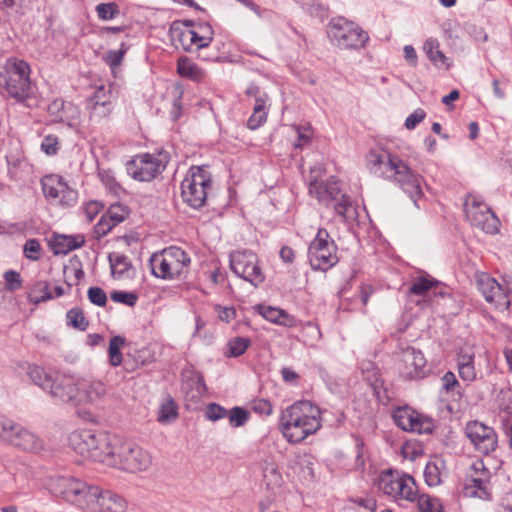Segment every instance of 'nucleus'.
Segmentation results:
<instances>
[{
  "instance_id": "nucleus-1",
  "label": "nucleus",
  "mask_w": 512,
  "mask_h": 512,
  "mask_svg": "<svg viewBox=\"0 0 512 512\" xmlns=\"http://www.w3.org/2000/svg\"><path fill=\"white\" fill-rule=\"evenodd\" d=\"M320 408L308 400L297 401L284 409L280 429L289 443H300L322 426Z\"/></svg>"
},
{
  "instance_id": "nucleus-2",
  "label": "nucleus",
  "mask_w": 512,
  "mask_h": 512,
  "mask_svg": "<svg viewBox=\"0 0 512 512\" xmlns=\"http://www.w3.org/2000/svg\"><path fill=\"white\" fill-rule=\"evenodd\" d=\"M369 163L373 168L378 167L381 175L399 186L413 203L418 207L417 201L422 197V177L412 170L398 155L389 153L371 152Z\"/></svg>"
},
{
  "instance_id": "nucleus-3",
  "label": "nucleus",
  "mask_w": 512,
  "mask_h": 512,
  "mask_svg": "<svg viewBox=\"0 0 512 512\" xmlns=\"http://www.w3.org/2000/svg\"><path fill=\"white\" fill-rule=\"evenodd\" d=\"M106 465L129 473L146 471L152 464V457L148 451L131 441H124L113 437Z\"/></svg>"
},
{
  "instance_id": "nucleus-4",
  "label": "nucleus",
  "mask_w": 512,
  "mask_h": 512,
  "mask_svg": "<svg viewBox=\"0 0 512 512\" xmlns=\"http://www.w3.org/2000/svg\"><path fill=\"white\" fill-rule=\"evenodd\" d=\"M70 447L82 457L106 465L113 445V438L105 432L81 429L69 436Z\"/></svg>"
},
{
  "instance_id": "nucleus-5",
  "label": "nucleus",
  "mask_w": 512,
  "mask_h": 512,
  "mask_svg": "<svg viewBox=\"0 0 512 512\" xmlns=\"http://www.w3.org/2000/svg\"><path fill=\"white\" fill-rule=\"evenodd\" d=\"M48 490L55 496L80 508L90 507L97 492V486L69 475L52 476L47 481Z\"/></svg>"
},
{
  "instance_id": "nucleus-6",
  "label": "nucleus",
  "mask_w": 512,
  "mask_h": 512,
  "mask_svg": "<svg viewBox=\"0 0 512 512\" xmlns=\"http://www.w3.org/2000/svg\"><path fill=\"white\" fill-rule=\"evenodd\" d=\"M30 67L24 60L11 57L0 65V87L17 101L26 100L31 93Z\"/></svg>"
},
{
  "instance_id": "nucleus-7",
  "label": "nucleus",
  "mask_w": 512,
  "mask_h": 512,
  "mask_svg": "<svg viewBox=\"0 0 512 512\" xmlns=\"http://www.w3.org/2000/svg\"><path fill=\"white\" fill-rule=\"evenodd\" d=\"M191 259L180 247L170 246L151 255L149 264L152 274L163 280H174L188 273Z\"/></svg>"
},
{
  "instance_id": "nucleus-8",
  "label": "nucleus",
  "mask_w": 512,
  "mask_h": 512,
  "mask_svg": "<svg viewBox=\"0 0 512 512\" xmlns=\"http://www.w3.org/2000/svg\"><path fill=\"white\" fill-rule=\"evenodd\" d=\"M0 442L27 452H39L43 440L33 431L0 414Z\"/></svg>"
},
{
  "instance_id": "nucleus-9",
  "label": "nucleus",
  "mask_w": 512,
  "mask_h": 512,
  "mask_svg": "<svg viewBox=\"0 0 512 512\" xmlns=\"http://www.w3.org/2000/svg\"><path fill=\"white\" fill-rule=\"evenodd\" d=\"M211 175L204 166H192L181 182L182 200L191 208L198 209L206 203Z\"/></svg>"
},
{
  "instance_id": "nucleus-10",
  "label": "nucleus",
  "mask_w": 512,
  "mask_h": 512,
  "mask_svg": "<svg viewBox=\"0 0 512 512\" xmlns=\"http://www.w3.org/2000/svg\"><path fill=\"white\" fill-rule=\"evenodd\" d=\"M327 33L332 43L345 49L361 48L369 39L358 24L344 17L333 18L328 25Z\"/></svg>"
},
{
  "instance_id": "nucleus-11",
  "label": "nucleus",
  "mask_w": 512,
  "mask_h": 512,
  "mask_svg": "<svg viewBox=\"0 0 512 512\" xmlns=\"http://www.w3.org/2000/svg\"><path fill=\"white\" fill-rule=\"evenodd\" d=\"M491 477L492 473L484 463V460H474L465 475L463 485L464 496L480 499L482 501H491Z\"/></svg>"
},
{
  "instance_id": "nucleus-12",
  "label": "nucleus",
  "mask_w": 512,
  "mask_h": 512,
  "mask_svg": "<svg viewBox=\"0 0 512 512\" xmlns=\"http://www.w3.org/2000/svg\"><path fill=\"white\" fill-rule=\"evenodd\" d=\"M313 270L327 271L338 262L337 246L327 230L320 228L308 248Z\"/></svg>"
},
{
  "instance_id": "nucleus-13",
  "label": "nucleus",
  "mask_w": 512,
  "mask_h": 512,
  "mask_svg": "<svg viewBox=\"0 0 512 512\" xmlns=\"http://www.w3.org/2000/svg\"><path fill=\"white\" fill-rule=\"evenodd\" d=\"M231 270L243 280L257 287L265 276L259 266L257 255L250 250L235 251L230 254Z\"/></svg>"
},
{
  "instance_id": "nucleus-14",
  "label": "nucleus",
  "mask_w": 512,
  "mask_h": 512,
  "mask_svg": "<svg viewBox=\"0 0 512 512\" xmlns=\"http://www.w3.org/2000/svg\"><path fill=\"white\" fill-rule=\"evenodd\" d=\"M468 221L489 234L498 232L499 220L494 212L476 196L469 195L465 203Z\"/></svg>"
},
{
  "instance_id": "nucleus-15",
  "label": "nucleus",
  "mask_w": 512,
  "mask_h": 512,
  "mask_svg": "<svg viewBox=\"0 0 512 512\" xmlns=\"http://www.w3.org/2000/svg\"><path fill=\"white\" fill-rule=\"evenodd\" d=\"M397 370L405 380L422 379L428 373L427 361L420 350L407 347L399 354Z\"/></svg>"
},
{
  "instance_id": "nucleus-16",
  "label": "nucleus",
  "mask_w": 512,
  "mask_h": 512,
  "mask_svg": "<svg viewBox=\"0 0 512 512\" xmlns=\"http://www.w3.org/2000/svg\"><path fill=\"white\" fill-rule=\"evenodd\" d=\"M44 196L51 202H58L64 206H73L78 199V192L69 187L64 179L55 174L46 175L41 179Z\"/></svg>"
},
{
  "instance_id": "nucleus-17",
  "label": "nucleus",
  "mask_w": 512,
  "mask_h": 512,
  "mask_svg": "<svg viewBox=\"0 0 512 512\" xmlns=\"http://www.w3.org/2000/svg\"><path fill=\"white\" fill-rule=\"evenodd\" d=\"M465 434L474 448L484 455L495 451L497 447L498 439L494 429L479 421L468 422Z\"/></svg>"
},
{
  "instance_id": "nucleus-18",
  "label": "nucleus",
  "mask_w": 512,
  "mask_h": 512,
  "mask_svg": "<svg viewBox=\"0 0 512 512\" xmlns=\"http://www.w3.org/2000/svg\"><path fill=\"white\" fill-rule=\"evenodd\" d=\"M166 167V163L157 156L143 154L127 163V173L138 181H151Z\"/></svg>"
},
{
  "instance_id": "nucleus-19",
  "label": "nucleus",
  "mask_w": 512,
  "mask_h": 512,
  "mask_svg": "<svg viewBox=\"0 0 512 512\" xmlns=\"http://www.w3.org/2000/svg\"><path fill=\"white\" fill-rule=\"evenodd\" d=\"M477 284L485 300L495 305L497 309L506 310L510 301L502 286L490 275L481 273L477 277Z\"/></svg>"
},
{
  "instance_id": "nucleus-20",
  "label": "nucleus",
  "mask_w": 512,
  "mask_h": 512,
  "mask_svg": "<svg viewBox=\"0 0 512 512\" xmlns=\"http://www.w3.org/2000/svg\"><path fill=\"white\" fill-rule=\"evenodd\" d=\"M51 386L47 392L51 397L61 402H76L79 389L73 378L55 373Z\"/></svg>"
},
{
  "instance_id": "nucleus-21",
  "label": "nucleus",
  "mask_w": 512,
  "mask_h": 512,
  "mask_svg": "<svg viewBox=\"0 0 512 512\" xmlns=\"http://www.w3.org/2000/svg\"><path fill=\"white\" fill-rule=\"evenodd\" d=\"M309 193L320 203L328 206L329 202L338 200L341 191L338 181L334 177H331L326 182L317 180L310 181Z\"/></svg>"
},
{
  "instance_id": "nucleus-22",
  "label": "nucleus",
  "mask_w": 512,
  "mask_h": 512,
  "mask_svg": "<svg viewBox=\"0 0 512 512\" xmlns=\"http://www.w3.org/2000/svg\"><path fill=\"white\" fill-rule=\"evenodd\" d=\"M97 492L91 505L97 504L101 512H125L127 508L126 501L111 491H102L97 487Z\"/></svg>"
},
{
  "instance_id": "nucleus-23",
  "label": "nucleus",
  "mask_w": 512,
  "mask_h": 512,
  "mask_svg": "<svg viewBox=\"0 0 512 512\" xmlns=\"http://www.w3.org/2000/svg\"><path fill=\"white\" fill-rule=\"evenodd\" d=\"M76 402L95 403L106 394V386L100 380H82L78 383Z\"/></svg>"
},
{
  "instance_id": "nucleus-24",
  "label": "nucleus",
  "mask_w": 512,
  "mask_h": 512,
  "mask_svg": "<svg viewBox=\"0 0 512 512\" xmlns=\"http://www.w3.org/2000/svg\"><path fill=\"white\" fill-rule=\"evenodd\" d=\"M84 242V238L80 235L70 236L63 234H53L49 243L54 254L65 255L71 252L72 250H75L83 246Z\"/></svg>"
},
{
  "instance_id": "nucleus-25",
  "label": "nucleus",
  "mask_w": 512,
  "mask_h": 512,
  "mask_svg": "<svg viewBox=\"0 0 512 512\" xmlns=\"http://www.w3.org/2000/svg\"><path fill=\"white\" fill-rule=\"evenodd\" d=\"M256 309L263 318L271 323L285 327H295L297 325L295 317L289 315L283 309L266 305H258Z\"/></svg>"
},
{
  "instance_id": "nucleus-26",
  "label": "nucleus",
  "mask_w": 512,
  "mask_h": 512,
  "mask_svg": "<svg viewBox=\"0 0 512 512\" xmlns=\"http://www.w3.org/2000/svg\"><path fill=\"white\" fill-rule=\"evenodd\" d=\"M204 28L208 32L207 35H199L197 32L193 30H180L176 27H172L171 32L173 37H177L182 42L183 45L185 44V42H189V46L196 45L198 49H201L209 46V44L212 41L211 28L209 26H205Z\"/></svg>"
},
{
  "instance_id": "nucleus-27",
  "label": "nucleus",
  "mask_w": 512,
  "mask_h": 512,
  "mask_svg": "<svg viewBox=\"0 0 512 512\" xmlns=\"http://www.w3.org/2000/svg\"><path fill=\"white\" fill-rule=\"evenodd\" d=\"M26 375L28 379L43 391L48 392L52 386L55 373L47 372L43 367L36 364H27Z\"/></svg>"
},
{
  "instance_id": "nucleus-28",
  "label": "nucleus",
  "mask_w": 512,
  "mask_h": 512,
  "mask_svg": "<svg viewBox=\"0 0 512 512\" xmlns=\"http://www.w3.org/2000/svg\"><path fill=\"white\" fill-rule=\"evenodd\" d=\"M267 101H268V96L266 93H262L261 95H259L255 98L253 113L247 121V126L250 129L255 130L266 122V120H267Z\"/></svg>"
},
{
  "instance_id": "nucleus-29",
  "label": "nucleus",
  "mask_w": 512,
  "mask_h": 512,
  "mask_svg": "<svg viewBox=\"0 0 512 512\" xmlns=\"http://www.w3.org/2000/svg\"><path fill=\"white\" fill-rule=\"evenodd\" d=\"M417 493V485L414 478L408 474H402L397 484L396 496H393V499L413 502L417 498Z\"/></svg>"
},
{
  "instance_id": "nucleus-30",
  "label": "nucleus",
  "mask_w": 512,
  "mask_h": 512,
  "mask_svg": "<svg viewBox=\"0 0 512 512\" xmlns=\"http://www.w3.org/2000/svg\"><path fill=\"white\" fill-rule=\"evenodd\" d=\"M423 51L428 59L435 65H444L447 69L450 67L448 58L442 50H440V43L438 39L430 37L423 44Z\"/></svg>"
},
{
  "instance_id": "nucleus-31",
  "label": "nucleus",
  "mask_w": 512,
  "mask_h": 512,
  "mask_svg": "<svg viewBox=\"0 0 512 512\" xmlns=\"http://www.w3.org/2000/svg\"><path fill=\"white\" fill-rule=\"evenodd\" d=\"M177 72L181 77L192 81H201L205 77L204 70L188 57L178 59Z\"/></svg>"
},
{
  "instance_id": "nucleus-32",
  "label": "nucleus",
  "mask_w": 512,
  "mask_h": 512,
  "mask_svg": "<svg viewBox=\"0 0 512 512\" xmlns=\"http://www.w3.org/2000/svg\"><path fill=\"white\" fill-rule=\"evenodd\" d=\"M402 474L398 471L386 470L379 476L378 487L386 495L393 498L396 496L397 484Z\"/></svg>"
},
{
  "instance_id": "nucleus-33",
  "label": "nucleus",
  "mask_w": 512,
  "mask_h": 512,
  "mask_svg": "<svg viewBox=\"0 0 512 512\" xmlns=\"http://www.w3.org/2000/svg\"><path fill=\"white\" fill-rule=\"evenodd\" d=\"M409 422H411V428H409V431L417 432L419 434L431 433L434 428L433 421L430 418L425 417L410 408Z\"/></svg>"
},
{
  "instance_id": "nucleus-34",
  "label": "nucleus",
  "mask_w": 512,
  "mask_h": 512,
  "mask_svg": "<svg viewBox=\"0 0 512 512\" xmlns=\"http://www.w3.org/2000/svg\"><path fill=\"white\" fill-rule=\"evenodd\" d=\"M86 109L90 124L98 125L109 117L112 111V104H86Z\"/></svg>"
},
{
  "instance_id": "nucleus-35",
  "label": "nucleus",
  "mask_w": 512,
  "mask_h": 512,
  "mask_svg": "<svg viewBox=\"0 0 512 512\" xmlns=\"http://www.w3.org/2000/svg\"><path fill=\"white\" fill-rule=\"evenodd\" d=\"M109 262L112 275L115 278L120 279L127 276V272L131 268V263L127 256L119 253H112L109 255Z\"/></svg>"
},
{
  "instance_id": "nucleus-36",
  "label": "nucleus",
  "mask_w": 512,
  "mask_h": 512,
  "mask_svg": "<svg viewBox=\"0 0 512 512\" xmlns=\"http://www.w3.org/2000/svg\"><path fill=\"white\" fill-rule=\"evenodd\" d=\"M444 466L442 460L429 461L424 470L425 482L430 487H436L441 483V470Z\"/></svg>"
},
{
  "instance_id": "nucleus-37",
  "label": "nucleus",
  "mask_w": 512,
  "mask_h": 512,
  "mask_svg": "<svg viewBox=\"0 0 512 512\" xmlns=\"http://www.w3.org/2000/svg\"><path fill=\"white\" fill-rule=\"evenodd\" d=\"M438 285V281L429 275L416 277L409 287V294L415 296H424L433 287Z\"/></svg>"
},
{
  "instance_id": "nucleus-38",
  "label": "nucleus",
  "mask_w": 512,
  "mask_h": 512,
  "mask_svg": "<svg viewBox=\"0 0 512 512\" xmlns=\"http://www.w3.org/2000/svg\"><path fill=\"white\" fill-rule=\"evenodd\" d=\"M71 108V103L66 104L62 99H55L48 105V113L54 122L69 123V118L67 117L66 112Z\"/></svg>"
},
{
  "instance_id": "nucleus-39",
  "label": "nucleus",
  "mask_w": 512,
  "mask_h": 512,
  "mask_svg": "<svg viewBox=\"0 0 512 512\" xmlns=\"http://www.w3.org/2000/svg\"><path fill=\"white\" fill-rule=\"evenodd\" d=\"M177 416L178 407L173 399L168 398L161 403L157 415L158 422L162 424H170L177 418Z\"/></svg>"
},
{
  "instance_id": "nucleus-40",
  "label": "nucleus",
  "mask_w": 512,
  "mask_h": 512,
  "mask_svg": "<svg viewBox=\"0 0 512 512\" xmlns=\"http://www.w3.org/2000/svg\"><path fill=\"white\" fill-rule=\"evenodd\" d=\"M334 210L336 214L343 218L345 221L354 219L356 217V210L350 198L345 194L338 196V200H336L334 205Z\"/></svg>"
},
{
  "instance_id": "nucleus-41",
  "label": "nucleus",
  "mask_w": 512,
  "mask_h": 512,
  "mask_svg": "<svg viewBox=\"0 0 512 512\" xmlns=\"http://www.w3.org/2000/svg\"><path fill=\"white\" fill-rule=\"evenodd\" d=\"M125 344V338L122 336H114L109 341L108 355L109 362L113 367H117L122 363L123 357L121 348Z\"/></svg>"
},
{
  "instance_id": "nucleus-42",
  "label": "nucleus",
  "mask_w": 512,
  "mask_h": 512,
  "mask_svg": "<svg viewBox=\"0 0 512 512\" xmlns=\"http://www.w3.org/2000/svg\"><path fill=\"white\" fill-rule=\"evenodd\" d=\"M419 512H443V505L440 499L427 494L417 496Z\"/></svg>"
},
{
  "instance_id": "nucleus-43",
  "label": "nucleus",
  "mask_w": 512,
  "mask_h": 512,
  "mask_svg": "<svg viewBox=\"0 0 512 512\" xmlns=\"http://www.w3.org/2000/svg\"><path fill=\"white\" fill-rule=\"evenodd\" d=\"M54 296L49 291V285L45 281L35 283L29 294V300L36 304L52 299Z\"/></svg>"
},
{
  "instance_id": "nucleus-44",
  "label": "nucleus",
  "mask_w": 512,
  "mask_h": 512,
  "mask_svg": "<svg viewBox=\"0 0 512 512\" xmlns=\"http://www.w3.org/2000/svg\"><path fill=\"white\" fill-rule=\"evenodd\" d=\"M226 417H228L229 424L232 427L238 428L244 426L248 422L250 415L244 408L236 406L229 411L227 410Z\"/></svg>"
},
{
  "instance_id": "nucleus-45",
  "label": "nucleus",
  "mask_w": 512,
  "mask_h": 512,
  "mask_svg": "<svg viewBox=\"0 0 512 512\" xmlns=\"http://www.w3.org/2000/svg\"><path fill=\"white\" fill-rule=\"evenodd\" d=\"M111 97V85H108V87L100 85L95 89L93 95L87 99L86 104H112Z\"/></svg>"
},
{
  "instance_id": "nucleus-46",
  "label": "nucleus",
  "mask_w": 512,
  "mask_h": 512,
  "mask_svg": "<svg viewBox=\"0 0 512 512\" xmlns=\"http://www.w3.org/2000/svg\"><path fill=\"white\" fill-rule=\"evenodd\" d=\"M128 214L129 211L126 206L120 203H115L110 205L106 213L103 215L106 216L108 220L112 221V224L118 225L127 218Z\"/></svg>"
},
{
  "instance_id": "nucleus-47",
  "label": "nucleus",
  "mask_w": 512,
  "mask_h": 512,
  "mask_svg": "<svg viewBox=\"0 0 512 512\" xmlns=\"http://www.w3.org/2000/svg\"><path fill=\"white\" fill-rule=\"evenodd\" d=\"M95 10L98 18L104 21L112 20L120 14L119 6L114 2L100 3Z\"/></svg>"
},
{
  "instance_id": "nucleus-48",
  "label": "nucleus",
  "mask_w": 512,
  "mask_h": 512,
  "mask_svg": "<svg viewBox=\"0 0 512 512\" xmlns=\"http://www.w3.org/2000/svg\"><path fill=\"white\" fill-rule=\"evenodd\" d=\"M67 323L76 329L84 331L88 327V321L80 309L73 308L67 312Z\"/></svg>"
},
{
  "instance_id": "nucleus-49",
  "label": "nucleus",
  "mask_w": 512,
  "mask_h": 512,
  "mask_svg": "<svg viewBox=\"0 0 512 512\" xmlns=\"http://www.w3.org/2000/svg\"><path fill=\"white\" fill-rule=\"evenodd\" d=\"M251 341L245 337H235L228 342L229 355L238 357L245 353L250 346Z\"/></svg>"
},
{
  "instance_id": "nucleus-50",
  "label": "nucleus",
  "mask_w": 512,
  "mask_h": 512,
  "mask_svg": "<svg viewBox=\"0 0 512 512\" xmlns=\"http://www.w3.org/2000/svg\"><path fill=\"white\" fill-rule=\"evenodd\" d=\"M5 289L14 292L22 286V278L19 272L8 270L4 273Z\"/></svg>"
},
{
  "instance_id": "nucleus-51",
  "label": "nucleus",
  "mask_w": 512,
  "mask_h": 512,
  "mask_svg": "<svg viewBox=\"0 0 512 512\" xmlns=\"http://www.w3.org/2000/svg\"><path fill=\"white\" fill-rule=\"evenodd\" d=\"M110 297L112 301L125 304L129 307L135 306L138 300V296L135 293L126 291H113Z\"/></svg>"
},
{
  "instance_id": "nucleus-52",
  "label": "nucleus",
  "mask_w": 512,
  "mask_h": 512,
  "mask_svg": "<svg viewBox=\"0 0 512 512\" xmlns=\"http://www.w3.org/2000/svg\"><path fill=\"white\" fill-rule=\"evenodd\" d=\"M227 416V410L217 403H209L205 409V417L211 421H218Z\"/></svg>"
},
{
  "instance_id": "nucleus-53",
  "label": "nucleus",
  "mask_w": 512,
  "mask_h": 512,
  "mask_svg": "<svg viewBox=\"0 0 512 512\" xmlns=\"http://www.w3.org/2000/svg\"><path fill=\"white\" fill-rule=\"evenodd\" d=\"M26 258L36 261L40 258L41 245L36 239H28L23 247Z\"/></svg>"
},
{
  "instance_id": "nucleus-54",
  "label": "nucleus",
  "mask_w": 512,
  "mask_h": 512,
  "mask_svg": "<svg viewBox=\"0 0 512 512\" xmlns=\"http://www.w3.org/2000/svg\"><path fill=\"white\" fill-rule=\"evenodd\" d=\"M393 418L398 427L404 431H409L411 422H409V408H398L393 413Z\"/></svg>"
},
{
  "instance_id": "nucleus-55",
  "label": "nucleus",
  "mask_w": 512,
  "mask_h": 512,
  "mask_svg": "<svg viewBox=\"0 0 512 512\" xmlns=\"http://www.w3.org/2000/svg\"><path fill=\"white\" fill-rule=\"evenodd\" d=\"M294 129L297 133V140L294 143V147L302 148L311 140L312 133L310 130V126H294Z\"/></svg>"
},
{
  "instance_id": "nucleus-56",
  "label": "nucleus",
  "mask_w": 512,
  "mask_h": 512,
  "mask_svg": "<svg viewBox=\"0 0 512 512\" xmlns=\"http://www.w3.org/2000/svg\"><path fill=\"white\" fill-rule=\"evenodd\" d=\"M89 301L97 306L103 307L107 303V296L104 290L100 287H90L88 289Z\"/></svg>"
},
{
  "instance_id": "nucleus-57",
  "label": "nucleus",
  "mask_w": 512,
  "mask_h": 512,
  "mask_svg": "<svg viewBox=\"0 0 512 512\" xmlns=\"http://www.w3.org/2000/svg\"><path fill=\"white\" fill-rule=\"evenodd\" d=\"M263 476L268 487L277 486L281 482V475L273 464L264 468Z\"/></svg>"
},
{
  "instance_id": "nucleus-58",
  "label": "nucleus",
  "mask_w": 512,
  "mask_h": 512,
  "mask_svg": "<svg viewBox=\"0 0 512 512\" xmlns=\"http://www.w3.org/2000/svg\"><path fill=\"white\" fill-rule=\"evenodd\" d=\"M475 353L472 347H462L457 354V367L474 365Z\"/></svg>"
},
{
  "instance_id": "nucleus-59",
  "label": "nucleus",
  "mask_w": 512,
  "mask_h": 512,
  "mask_svg": "<svg viewBox=\"0 0 512 512\" xmlns=\"http://www.w3.org/2000/svg\"><path fill=\"white\" fill-rule=\"evenodd\" d=\"M442 389L446 393H452L454 396L456 388L459 387V382L455 377V374L451 371H448L442 377Z\"/></svg>"
},
{
  "instance_id": "nucleus-60",
  "label": "nucleus",
  "mask_w": 512,
  "mask_h": 512,
  "mask_svg": "<svg viewBox=\"0 0 512 512\" xmlns=\"http://www.w3.org/2000/svg\"><path fill=\"white\" fill-rule=\"evenodd\" d=\"M426 117V113L423 109L417 108L413 111L405 120L404 126L408 130L414 129L419 123H421Z\"/></svg>"
},
{
  "instance_id": "nucleus-61",
  "label": "nucleus",
  "mask_w": 512,
  "mask_h": 512,
  "mask_svg": "<svg viewBox=\"0 0 512 512\" xmlns=\"http://www.w3.org/2000/svg\"><path fill=\"white\" fill-rule=\"evenodd\" d=\"M252 409L254 412L264 416H269L273 412L272 404L266 399L255 400L252 403Z\"/></svg>"
},
{
  "instance_id": "nucleus-62",
  "label": "nucleus",
  "mask_w": 512,
  "mask_h": 512,
  "mask_svg": "<svg viewBox=\"0 0 512 512\" xmlns=\"http://www.w3.org/2000/svg\"><path fill=\"white\" fill-rule=\"evenodd\" d=\"M124 53V50H111L107 52V54L104 57V60L111 69H115L121 64Z\"/></svg>"
},
{
  "instance_id": "nucleus-63",
  "label": "nucleus",
  "mask_w": 512,
  "mask_h": 512,
  "mask_svg": "<svg viewBox=\"0 0 512 512\" xmlns=\"http://www.w3.org/2000/svg\"><path fill=\"white\" fill-rule=\"evenodd\" d=\"M112 221L108 220V218L104 215L101 216L100 220L94 227V231L98 237H103L107 235L116 224H112Z\"/></svg>"
},
{
  "instance_id": "nucleus-64",
  "label": "nucleus",
  "mask_w": 512,
  "mask_h": 512,
  "mask_svg": "<svg viewBox=\"0 0 512 512\" xmlns=\"http://www.w3.org/2000/svg\"><path fill=\"white\" fill-rule=\"evenodd\" d=\"M103 205L98 201H90L83 207L84 214L89 222H92L94 218L100 213Z\"/></svg>"
}]
</instances>
